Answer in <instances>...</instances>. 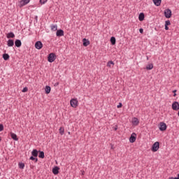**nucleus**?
<instances>
[{
	"label": "nucleus",
	"instance_id": "f257e3e1",
	"mask_svg": "<svg viewBox=\"0 0 179 179\" xmlns=\"http://www.w3.org/2000/svg\"><path fill=\"white\" fill-rule=\"evenodd\" d=\"M159 148H160V143L158 141H157L152 145L151 150L152 152H157Z\"/></svg>",
	"mask_w": 179,
	"mask_h": 179
},
{
	"label": "nucleus",
	"instance_id": "f03ea898",
	"mask_svg": "<svg viewBox=\"0 0 179 179\" xmlns=\"http://www.w3.org/2000/svg\"><path fill=\"white\" fill-rule=\"evenodd\" d=\"M57 59V56L55 55V53H50L49 54L48 57V62H54L55 59Z\"/></svg>",
	"mask_w": 179,
	"mask_h": 179
},
{
	"label": "nucleus",
	"instance_id": "7ed1b4c3",
	"mask_svg": "<svg viewBox=\"0 0 179 179\" xmlns=\"http://www.w3.org/2000/svg\"><path fill=\"white\" fill-rule=\"evenodd\" d=\"M78 101L77 99H71L70 100V105L73 107V108H76L78 107Z\"/></svg>",
	"mask_w": 179,
	"mask_h": 179
},
{
	"label": "nucleus",
	"instance_id": "20e7f679",
	"mask_svg": "<svg viewBox=\"0 0 179 179\" xmlns=\"http://www.w3.org/2000/svg\"><path fill=\"white\" fill-rule=\"evenodd\" d=\"M29 2L30 0H21L18 3V6L20 8H23V6H26V5H27V3H29Z\"/></svg>",
	"mask_w": 179,
	"mask_h": 179
},
{
	"label": "nucleus",
	"instance_id": "39448f33",
	"mask_svg": "<svg viewBox=\"0 0 179 179\" xmlns=\"http://www.w3.org/2000/svg\"><path fill=\"white\" fill-rule=\"evenodd\" d=\"M131 124L133 127H138L139 125V119L138 117H132L131 119Z\"/></svg>",
	"mask_w": 179,
	"mask_h": 179
},
{
	"label": "nucleus",
	"instance_id": "423d86ee",
	"mask_svg": "<svg viewBox=\"0 0 179 179\" xmlns=\"http://www.w3.org/2000/svg\"><path fill=\"white\" fill-rule=\"evenodd\" d=\"M159 131H166V129H167V124H166V123L162 122L159 123Z\"/></svg>",
	"mask_w": 179,
	"mask_h": 179
},
{
	"label": "nucleus",
	"instance_id": "0eeeda50",
	"mask_svg": "<svg viewBox=\"0 0 179 179\" xmlns=\"http://www.w3.org/2000/svg\"><path fill=\"white\" fill-rule=\"evenodd\" d=\"M164 16L166 19H170V17H171V10L166 9L164 10Z\"/></svg>",
	"mask_w": 179,
	"mask_h": 179
},
{
	"label": "nucleus",
	"instance_id": "6e6552de",
	"mask_svg": "<svg viewBox=\"0 0 179 179\" xmlns=\"http://www.w3.org/2000/svg\"><path fill=\"white\" fill-rule=\"evenodd\" d=\"M172 109L174 111H178V110H179V103L178 101H174L172 103Z\"/></svg>",
	"mask_w": 179,
	"mask_h": 179
},
{
	"label": "nucleus",
	"instance_id": "1a4fd4ad",
	"mask_svg": "<svg viewBox=\"0 0 179 179\" xmlns=\"http://www.w3.org/2000/svg\"><path fill=\"white\" fill-rule=\"evenodd\" d=\"M136 141V133H132L131 134V136L129 138V143H134Z\"/></svg>",
	"mask_w": 179,
	"mask_h": 179
},
{
	"label": "nucleus",
	"instance_id": "9d476101",
	"mask_svg": "<svg viewBox=\"0 0 179 179\" xmlns=\"http://www.w3.org/2000/svg\"><path fill=\"white\" fill-rule=\"evenodd\" d=\"M35 48H36V50H41V48H43V43L40 41H36L35 43Z\"/></svg>",
	"mask_w": 179,
	"mask_h": 179
},
{
	"label": "nucleus",
	"instance_id": "9b49d317",
	"mask_svg": "<svg viewBox=\"0 0 179 179\" xmlns=\"http://www.w3.org/2000/svg\"><path fill=\"white\" fill-rule=\"evenodd\" d=\"M57 37H62L64 36V30L58 29L56 32Z\"/></svg>",
	"mask_w": 179,
	"mask_h": 179
},
{
	"label": "nucleus",
	"instance_id": "f8f14e48",
	"mask_svg": "<svg viewBox=\"0 0 179 179\" xmlns=\"http://www.w3.org/2000/svg\"><path fill=\"white\" fill-rule=\"evenodd\" d=\"M7 45L8 47H13L15 45V41L13 39H9L7 41Z\"/></svg>",
	"mask_w": 179,
	"mask_h": 179
},
{
	"label": "nucleus",
	"instance_id": "ddd939ff",
	"mask_svg": "<svg viewBox=\"0 0 179 179\" xmlns=\"http://www.w3.org/2000/svg\"><path fill=\"white\" fill-rule=\"evenodd\" d=\"M52 173H53V174H55V176H57V174H58V173H59V167L55 166L52 169Z\"/></svg>",
	"mask_w": 179,
	"mask_h": 179
},
{
	"label": "nucleus",
	"instance_id": "4468645a",
	"mask_svg": "<svg viewBox=\"0 0 179 179\" xmlns=\"http://www.w3.org/2000/svg\"><path fill=\"white\" fill-rule=\"evenodd\" d=\"M138 20L140 22H143L145 20V14L143 13H141L138 15Z\"/></svg>",
	"mask_w": 179,
	"mask_h": 179
},
{
	"label": "nucleus",
	"instance_id": "2eb2a0df",
	"mask_svg": "<svg viewBox=\"0 0 179 179\" xmlns=\"http://www.w3.org/2000/svg\"><path fill=\"white\" fill-rule=\"evenodd\" d=\"M152 2L155 6H160L162 5V0H152Z\"/></svg>",
	"mask_w": 179,
	"mask_h": 179
},
{
	"label": "nucleus",
	"instance_id": "dca6fc26",
	"mask_svg": "<svg viewBox=\"0 0 179 179\" xmlns=\"http://www.w3.org/2000/svg\"><path fill=\"white\" fill-rule=\"evenodd\" d=\"M15 47H22V41L19 39H16L15 41Z\"/></svg>",
	"mask_w": 179,
	"mask_h": 179
},
{
	"label": "nucleus",
	"instance_id": "f3484780",
	"mask_svg": "<svg viewBox=\"0 0 179 179\" xmlns=\"http://www.w3.org/2000/svg\"><path fill=\"white\" fill-rule=\"evenodd\" d=\"M45 92L46 94H50V93L51 92V87L46 85V87H45Z\"/></svg>",
	"mask_w": 179,
	"mask_h": 179
},
{
	"label": "nucleus",
	"instance_id": "a211bd4d",
	"mask_svg": "<svg viewBox=\"0 0 179 179\" xmlns=\"http://www.w3.org/2000/svg\"><path fill=\"white\" fill-rule=\"evenodd\" d=\"M31 155L34 157H37L38 156V151L36 149H34L31 152Z\"/></svg>",
	"mask_w": 179,
	"mask_h": 179
},
{
	"label": "nucleus",
	"instance_id": "6ab92c4d",
	"mask_svg": "<svg viewBox=\"0 0 179 179\" xmlns=\"http://www.w3.org/2000/svg\"><path fill=\"white\" fill-rule=\"evenodd\" d=\"M83 41L84 47H87L90 44V41L86 38H83Z\"/></svg>",
	"mask_w": 179,
	"mask_h": 179
},
{
	"label": "nucleus",
	"instance_id": "aec40b11",
	"mask_svg": "<svg viewBox=\"0 0 179 179\" xmlns=\"http://www.w3.org/2000/svg\"><path fill=\"white\" fill-rule=\"evenodd\" d=\"M10 136L13 141H19V138H17V135L15 133H10Z\"/></svg>",
	"mask_w": 179,
	"mask_h": 179
},
{
	"label": "nucleus",
	"instance_id": "412c9836",
	"mask_svg": "<svg viewBox=\"0 0 179 179\" xmlns=\"http://www.w3.org/2000/svg\"><path fill=\"white\" fill-rule=\"evenodd\" d=\"M6 37L8 38H15V34H13V32H10L7 34Z\"/></svg>",
	"mask_w": 179,
	"mask_h": 179
},
{
	"label": "nucleus",
	"instance_id": "4be33fe9",
	"mask_svg": "<svg viewBox=\"0 0 179 179\" xmlns=\"http://www.w3.org/2000/svg\"><path fill=\"white\" fill-rule=\"evenodd\" d=\"M145 69H147V71H152V69H153V64H149L146 66Z\"/></svg>",
	"mask_w": 179,
	"mask_h": 179
},
{
	"label": "nucleus",
	"instance_id": "5701e85b",
	"mask_svg": "<svg viewBox=\"0 0 179 179\" xmlns=\"http://www.w3.org/2000/svg\"><path fill=\"white\" fill-rule=\"evenodd\" d=\"M106 66H108V68H111V66H114V62H113L112 60L108 62Z\"/></svg>",
	"mask_w": 179,
	"mask_h": 179
},
{
	"label": "nucleus",
	"instance_id": "b1692460",
	"mask_svg": "<svg viewBox=\"0 0 179 179\" xmlns=\"http://www.w3.org/2000/svg\"><path fill=\"white\" fill-rule=\"evenodd\" d=\"M59 132L60 134V135H64V134H65V129L62 127H61L59 129Z\"/></svg>",
	"mask_w": 179,
	"mask_h": 179
},
{
	"label": "nucleus",
	"instance_id": "393cba45",
	"mask_svg": "<svg viewBox=\"0 0 179 179\" xmlns=\"http://www.w3.org/2000/svg\"><path fill=\"white\" fill-rule=\"evenodd\" d=\"M38 157L40 159H44L45 155H44V152L43 151H39Z\"/></svg>",
	"mask_w": 179,
	"mask_h": 179
},
{
	"label": "nucleus",
	"instance_id": "a878e982",
	"mask_svg": "<svg viewBox=\"0 0 179 179\" xmlns=\"http://www.w3.org/2000/svg\"><path fill=\"white\" fill-rule=\"evenodd\" d=\"M110 43H111L112 45H115V37L112 36L110 38Z\"/></svg>",
	"mask_w": 179,
	"mask_h": 179
},
{
	"label": "nucleus",
	"instance_id": "bb28decb",
	"mask_svg": "<svg viewBox=\"0 0 179 179\" xmlns=\"http://www.w3.org/2000/svg\"><path fill=\"white\" fill-rule=\"evenodd\" d=\"M3 58L4 61H8V59H9V55L6 54V53L3 54Z\"/></svg>",
	"mask_w": 179,
	"mask_h": 179
},
{
	"label": "nucleus",
	"instance_id": "cd10ccee",
	"mask_svg": "<svg viewBox=\"0 0 179 179\" xmlns=\"http://www.w3.org/2000/svg\"><path fill=\"white\" fill-rule=\"evenodd\" d=\"M57 29L58 26H57V24L51 26V30H52L53 31H57Z\"/></svg>",
	"mask_w": 179,
	"mask_h": 179
},
{
	"label": "nucleus",
	"instance_id": "c85d7f7f",
	"mask_svg": "<svg viewBox=\"0 0 179 179\" xmlns=\"http://www.w3.org/2000/svg\"><path fill=\"white\" fill-rule=\"evenodd\" d=\"M18 167H19V169H24V163L20 162L18 164Z\"/></svg>",
	"mask_w": 179,
	"mask_h": 179
},
{
	"label": "nucleus",
	"instance_id": "c756f323",
	"mask_svg": "<svg viewBox=\"0 0 179 179\" xmlns=\"http://www.w3.org/2000/svg\"><path fill=\"white\" fill-rule=\"evenodd\" d=\"M29 160H34L35 163H37V162H38V159H37L36 157H34L33 156L30 157Z\"/></svg>",
	"mask_w": 179,
	"mask_h": 179
},
{
	"label": "nucleus",
	"instance_id": "7c9ffc66",
	"mask_svg": "<svg viewBox=\"0 0 179 179\" xmlns=\"http://www.w3.org/2000/svg\"><path fill=\"white\" fill-rule=\"evenodd\" d=\"M39 2L41 5H44L45 3H47V0H40Z\"/></svg>",
	"mask_w": 179,
	"mask_h": 179
},
{
	"label": "nucleus",
	"instance_id": "2f4dec72",
	"mask_svg": "<svg viewBox=\"0 0 179 179\" xmlns=\"http://www.w3.org/2000/svg\"><path fill=\"white\" fill-rule=\"evenodd\" d=\"M170 24H171V22H170V20H166L165 21V26H170Z\"/></svg>",
	"mask_w": 179,
	"mask_h": 179
},
{
	"label": "nucleus",
	"instance_id": "473e14b6",
	"mask_svg": "<svg viewBox=\"0 0 179 179\" xmlns=\"http://www.w3.org/2000/svg\"><path fill=\"white\" fill-rule=\"evenodd\" d=\"M27 90H29V89H27V87H24L23 89H22V93H26V92H27Z\"/></svg>",
	"mask_w": 179,
	"mask_h": 179
},
{
	"label": "nucleus",
	"instance_id": "72a5a7b5",
	"mask_svg": "<svg viewBox=\"0 0 179 179\" xmlns=\"http://www.w3.org/2000/svg\"><path fill=\"white\" fill-rule=\"evenodd\" d=\"M3 131V124H0V132H2Z\"/></svg>",
	"mask_w": 179,
	"mask_h": 179
},
{
	"label": "nucleus",
	"instance_id": "f704fd0d",
	"mask_svg": "<svg viewBox=\"0 0 179 179\" xmlns=\"http://www.w3.org/2000/svg\"><path fill=\"white\" fill-rule=\"evenodd\" d=\"M121 107H122V103H120L117 106V108H121Z\"/></svg>",
	"mask_w": 179,
	"mask_h": 179
},
{
	"label": "nucleus",
	"instance_id": "c9c22d12",
	"mask_svg": "<svg viewBox=\"0 0 179 179\" xmlns=\"http://www.w3.org/2000/svg\"><path fill=\"white\" fill-rule=\"evenodd\" d=\"M139 32H140L141 34H143V29L141 28V29H139Z\"/></svg>",
	"mask_w": 179,
	"mask_h": 179
},
{
	"label": "nucleus",
	"instance_id": "e433bc0d",
	"mask_svg": "<svg viewBox=\"0 0 179 179\" xmlns=\"http://www.w3.org/2000/svg\"><path fill=\"white\" fill-rule=\"evenodd\" d=\"M165 30H169V27L167 25H165Z\"/></svg>",
	"mask_w": 179,
	"mask_h": 179
},
{
	"label": "nucleus",
	"instance_id": "4c0bfd02",
	"mask_svg": "<svg viewBox=\"0 0 179 179\" xmlns=\"http://www.w3.org/2000/svg\"><path fill=\"white\" fill-rule=\"evenodd\" d=\"M174 179H179V173L178 174V176L176 178H173Z\"/></svg>",
	"mask_w": 179,
	"mask_h": 179
},
{
	"label": "nucleus",
	"instance_id": "58836bf2",
	"mask_svg": "<svg viewBox=\"0 0 179 179\" xmlns=\"http://www.w3.org/2000/svg\"><path fill=\"white\" fill-rule=\"evenodd\" d=\"M173 93H174V94L177 93V90H174L173 91Z\"/></svg>",
	"mask_w": 179,
	"mask_h": 179
},
{
	"label": "nucleus",
	"instance_id": "ea45409f",
	"mask_svg": "<svg viewBox=\"0 0 179 179\" xmlns=\"http://www.w3.org/2000/svg\"><path fill=\"white\" fill-rule=\"evenodd\" d=\"M58 85H59V83H56L55 86H58Z\"/></svg>",
	"mask_w": 179,
	"mask_h": 179
},
{
	"label": "nucleus",
	"instance_id": "a19ab883",
	"mask_svg": "<svg viewBox=\"0 0 179 179\" xmlns=\"http://www.w3.org/2000/svg\"><path fill=\"white\" fill-rule=\"evenodd\" d=\"M117 129H118V127L116 126V127L115 128V131H117Z\"/></svg>",
	"mask_w": 179,
	"mask_h": 179
},
{
	"label": "nucleus",
	"instance_id": "79ce46f5",
	"mask_svg": "<svg viewBox=\"0 0 179 179\" xmlns=\"http://www.w3.org/2000/svg\"><path fill=\"white\" fill-rule=\"evenodd\" d=\"M176 96H177V94L175 93V94H173V97H176Z\"/></svg>",
	"mask_w": 179,
	"mask_h": 179
},
{
	"label": "nucleus",
	"instance_id": "37998d69",
	"mask_svg": "<svg viewBox=\"0 0 179 179\" xmlns=\"http://www.w3.org/2000/svg\"><path fill=\"white\" fill-rule=\"evenodd\" d=\"M111 149H114V145H111Z\"/></svg>",
	"mask_w": 179,
	"mask_h": 179
},
{
	"label": "nucleus",
	"instance_id": "c03bdc74",
	"mask_svg": "<svg viewBox=\"0 0 179 179\" xmlns=\"http://www.w3.org/2000/svg\"><path fill=\"white\" fill-rule=\"evenodd\" d=\"M1 141H2V137L1 136H0V142H1Z\"/></svg>",
	"mask_w": 179,
	"mask_h": 179
},
{
	"label": "nucleus",
	"instance_id": "a18cd8bd",
	"mask_svg": "<svg viewBox=\"0 0 179 179\" xmlns=\"http://www.w3.org/2000/svg\"><path fill=\"white\" fill-rule=\"evenodd\" d=\"M169 179H174L173 177H170L169 178Z\"/></svg>",
	"mask_w": 179,
	"mask_h": 179
},
{
	"label": "nucleus",
	"instance_id": "49530a36",
	"mask_svg": "<svg viewBox=\"0 0 179 179\" xmlns=\"http://www.w3.org/2000/svg\"><path fill=\"white\" fill-rule=\"evenodd\" d=\"M68 134H69V135H71V131H69Z\"/></svg>",
	"mask_w": 179,
	"mask_h": 179
},
{
	"label": "nucleus",
	"instance_id": "de8ad7c7",
	"mask_svg": "<svg viewBox=\"0 0 179 179\" xmlns=\"http://www.w3.org/2000/svg\"><path fill=\"white\" fill-rule=\"evenodd\" d=\"M83 174H85V172H83Z\"/></svg>",
	"mask_w": 179,
	"mask_h": 179
},
{
	"label": "nucleus",
	"instance_id": "09e8293b",
	"mask_svg": "<svg viewBox=\"0 0 179 179\" xmlns=\"http://www.w3.org/2000/svg\"><path fill=\"white\" fill-rule=\"evenodd\" d=\"M147 59H149V57H147Z\"/></svg>",
	"mask_w": 179,
	"mask_h": 179
}]
</instances>
